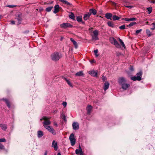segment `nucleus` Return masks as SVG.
<instances>
[{
	"instance_id": "obj_1",
	"label": "nucleus",
	"mask_w": 155,
	"mask_h": 155,
	"mask_svg": "<svg viewBox=\"0 0 155 155\" xmlns=\"http://www.w3.org/2000/svg\"><path fill=\"white\" fill-rule=\"evenodd\" d=\"M49 118L47 117H44L40 120H44L43 122L44 127L53 135H55L56 134L55 131L51 127L48 126L51 123V121L49 120Z\"/></svg>"
},
{
	"instance_id": "obj_2",
	"label": "nucleus",
	"mask_w": 155,
	"mask_h": 155,
	"mask_svg": "<svg viewBox=\"0 0 155 155\" xmlns=\"http://www.w3.org/2000/svg\"><path fill=\"white\" fill-rule=\"evenodd\" d=\"M62 56L59 54L57 52H55L52 54L51 57L52 60L54 61H57Z\"/></svg>"
},
{
	"instance_id": "obj_3",
	"label": "nucleus",
	"mask_w": 155,
	"mask_h": 155,
	"mask_svg": "<svg viewBox=\"0 0 155 155\" xmlns=\"http://www.w3.org/2000/svg\"><path fill=\"white\" fill-rule=\"evenodd\" d=\"M110 42L113 44L115 45V47L118 48H121V46L119 44L118 42L117 41L116 39L112 37L110 38Z\"/></svg>"
},
{
	"instance_id": "obj_4",
	"label": "nucleus",
	"mask_w": 155,
	"mask_h": 155,
	"mask_svg": "<svg viewBox=\"0 0 155 155\" xmlns=\"http://www.w3.org/2000/svg\"><path fill=\"white\" fill-rule=\"evenodd\" d=\"M60 27L62 28L66 29L68 28H72L73 25L69 23H65L60 24Z\"/></svg>"
},
{
	"instance_id": "obj_5",
	"label": "nucleus",
	"mask_w": 155,
	"mask_h": 155,
	"mask_svg": "<svg viewBox=\"0 0 155 155\" xmlns=\"http://www.w3.org/2000/svg\"><path fill=\"white\" fill-rule=\"evenodd\" d=\"M69 138L71 141V145L72 146H74L75 143L76 141V140L74 137V134L72 133L70 135Z\"/></svg>"
},
{
	"instance_id": "obj_6",
	"label": "nucleus",
	"mask_w": 155,
	"mask_h": 155,
	"mask_svg": "<svg viewBox=\"0 0 155 155\" xmlns=\"http://www.w3.org/2000/svg\"><path fill=\"white\" fill-rule=\"evenodd\" d=\"M126 82V79L123 77H121L119 78L118 82L121 85L125 83Z\"/></svg>"
},
{
	"instance_id": "obj_7",
	"label": "nucleus",
	"mask_w": 155,
	"mask_h": 155,
	"mask_svg": "<svg viewBox=\"0 0 155 155\" xmlns=\"http://www.w3.org/2000/svg\"><path fill=\"white\" fill-rule=\"evenodd\" d=\"M72 126L73 130H78L79 128V124L77 122H74L72 123Z\"/></svg>"
},
{
	"instance_id": "obj_8",
	"label": "nucleus",
	"mask_w": 155,
	"mask_h": 155,
	"mask_svg": "<svg viewBox=\"0 0 155 155\" xmlns=\"http://www.w3.org/2000/svg\"><path fill=\"white\" fill-rule=\"evenodd\" d=\"M89 74L93 76L97 77V71L92 70L88 72Z\"/></svg>"
},
{
	"instance_id": "obj_9",
	"label": "nucleus",
	"mask_w": 155,
	"mask_h": 155,
	"mask_svg": "<svg viewBox=\"0 0 155 155\" xmlns=\"http://www.w3.org/2000/svg\"><path fill=\"white\" fill-rule=\"evenodd\" d=\"M52 147H53L55 150H57L58 148L57 142L54 140H53L52 142Z\"/></svg>"
},
{
	"instance_id": "obj_10",
	"label": "nucleus",
	"mask_w": 155,
	"mask_h": 155,
	"mask_svg": "<svg viewBox=\"0 0 155 155\" xmlns=\"http://www.w3.org/2000/svg\"><path fill=\"white\" fill-rule=\"evenodd\" d=\"M109 83L107 81H105L104 83V89L105 91L107 90L109 87Z\"/></svg>"
},
{
	"instance_id": "obj_11",
	"label": "nucleus",
	"mask_w": 155,
	"mask_h": 155,
	"mask_svg": "<svg viewBox=\"0 0 155 155\" xmlns=\"http://www.w3.org/2000/svg\"><path fill=\"white\" fill-rule=\"evenodd\" d=\"M91 15V13H87V14H85L84 15L83 17V19L84 20L86 21L88 20Z\"/></svg>"
},
{
	"instance_id": "obj_12",
	"label": "nucleus",
	"mask_w": 155,
	"mask_h": 155,
	"mask_svg": "<svg viewBox=\"0 0 155 155\" xmlns=\"http://www.w3.org/2000/svg\"><path fill=\"white\" fill-rule=\"evenodd\" d=\"M122 86V88L124 90H126L127 88H128L130 86V84H127L126 83L124 84H122V85H121Z\"/></svg>"
},
{
	"instance_id": "obj_13",
	"label": "nucleus",
	"mask_w": 155,
	"mask_h": 155,
	"mask_svg": "<svg viewBox=\"0 0 155 155\" xmlns=\"http://www.w3.org/2000/svg\"><path fill=\"white\" fill-rule=\"evenodd\" d=\"M60 7L58 5H56L54 7V13L56 14L59 11V8Z\"/></svg>"
},
{
	"instance_id": "obj_14",
	"label": "nucleus",
	"mask_w": 155,
	"mask_h": 155,
	"mask_svg": "<svg viewBox=\"0 0 155 155\" xmlns=\"http://www.w3.org/2000/svg\"><path fill=\"white\" fill-rule=\"evenodd\" d=\"M89 12L88 13H91V15L92 14L94 15H95L97 14L96 10L94 8L90 9L89 10Z\"/></svg>"
},
{
	"instance_id": "obj_15",
	"label": "nucleus",
	"mask_w": 155,
	"mask_h": 155,
	"mask_svg": "<svg viewBox=\"0 0 155 155\" xmlns=\"http://www.w3.org/2000/svg\"><path fill=\"white\" fill-rule=\"evenodd\" d=\"M112 16V14L110 13H106L105 14V17L108 19H111V17Z\"/></svg>"
},
{
	"instance_id": "obj_16",
	"label": "nucleus",
	"mask_w": 155,
	"mask_h": 155,
	"mask_svg": "<svg viewBox=\"0 0 155 155\" xmlns=\"http://www.w3.org/2000/svg\"><path fill=\"white\" fill-rule=\"evenodd\" d=\"M119 41H120V43L121 44V45H122V47H121V48H121L122 50L126 48V47H125V44L124 43V42L120 38L119 39Z\"/></svg>"
},
{
	"instance_id": "obj_17",
	"label": "nucleus",
	"mask_w": 155,
	"mask_h": 155,
	"mask_svg": "<svg viewBox=\"0 0 155 155\" xmlns=\"http://www.w3.org/2000/svg\"><path fill=\"white\" fill-rule=\"evenodd\" d=\"M70 40L73 43V45H74L75 48H77L78 47V45L77 42L72 38H71Z\"/></svg>"
},
{
	"instance_id": "obj_18",
	"label": "nucleus",
	"mask_w": 155,
	"mask_h": 155,
	"mask_svg": "<svg viewBox=\"0 0 155 155\" xmlns=\"http://www.w3.org/2000/svg\"><path fill=\"white\" fill-rule=\"evenodd\" d=\"M92 106L91 105H88L87 107L86 110L88 114H89L90 113L92 110Z\"/></svg>"
},
{
	"instance_id": "obj_19",
	"label": "nucleus",
	"mask_w": 155,
	"mask_h": 155,
	"mask_svg": "<svg viewBox=\"0 0 155 155\" xmlns=\"http://www.w3.org/2000/svg\"><path fill=\"white\" fill-rule=\"evenodd\" d=\"M139 77H137V76H133L131 77L130 78L131 80H132L133 81H140V80L139 79Z\"/></svg>"
},
{
	"instance_id": "obj_20",
	"label": "nucleus",
	"mask_w": 155,
	"mask_h": 155,
	"mask_svg": "<svg viewBox=\"0 0 155 155\" xmlns=\"http://www.w3.org/2000/svg\"><path fill=\"white\" fill-rule=\"evenodd\" d=\"M84 74L82 71H81L77 72L75 74V75L78 76H83L84 75Z\"/></svg>"
},
{
	"instance_id": "obj_21",
	"label": "nucleus",
	"mask_w": 155,
	"mask_h": 155,
	"mask_svg": "<svg viewBox=\"0 0 155 155\" xmlns=\"http://www.w3.org/2000/svg\"><path fill=\"white\" fill-rule=\"evenodd\" d=\"M43 135V132L41 130L38 131V138L41 137Z\"/></svg>"
},
{
	"instance_id": "obj_22",
	"label": "nucleus",
	"mask_w": 155,
	"mask_h": 155,
	"mask_svg": "<svg viewBox=\"0 0 155 155\" xmlns=\"http://www.w3.org/2000/svg\"><path fill=\"white\" fill-rule=\"evenodd\" d=\"M107 24L109 27H110L112 28H114V25L113 23L111 22V21H108L107 22Z\"/></svg>"
},
{
	"instance_id": "obj_23",
	"label": "nucleus",
	"mask_w": 155,
	"mask_h": 155,
	"mask_svg": "<svg viewBox=\"0 0 155 155\" xmlns=\"http://www.w3.org/2000/svg\"><path fill=\"white\" fill-rule=\"evenodd\" d=\"M0 127L2 130H5L7 129V126L6 125L4 124H0Z\"/></svg>"
},
{
	"instance_id": "obj_24",
	"label": "nucleus",
	"mask_w": 155,
	"mask_h": 155,
	"mask_svg": "<svg viewBox=\"0 0 155 155\" xmlns=\"http://www.w3.org/2000/svg\"><path fill=\"white\" fill-rule=\"evenodd\" d=\"M77 21L78 22L82 21V17L81 16H78L76 18Z\"/></svg>"
},
{
	"instance_id": "obj_25",
	"label": "nucleus",
	"mask_w": 155,
	"mask_h": 155,
	"mask_svg": "<svg viewBox=\"0 0 155 155\" xmlns=\"http://www.w3.org/2000/svg\"><path fill=\"white\" fill-rule=\"evenodd\" d=\"M69 17L71 19H72L73 20H75V16L74 15V14L72 13L71 12L70 14L69 15Z\"/></svg>"
},
{
	"instance_id": "obj_26",
	"label": "nucleus",
	"mask_w": 155,
	"mask_h": 155,
	"mask_svg": "<svg viewBox=\"0 0 155 155\" xmlns=\"http://www.w3.org/2000/svg\"><path fill=\"white\" fill-rule=\"evenodd\" d=\"M142 72L141 71H140L137 74V77H139V79L140 80H141V77L142 75Z\"/></svg>"
},
{
	"instance_id": "obj_27",
	"label": "nucleus",
	"mask_w": 155,
	"mask_h": 155,
	"mask_svg": "<svg viewBox=\"0 0 155 155\" xmlns=\"http://www.w3.org/2000/svg\"><path fill=\"white\" fill-rule=\"evenodd\" d=\"M112 18L115 21L119 20L120 18L115 15L113 16Z\"/></svg>"
},
{
	"instance_id": "obj_28",
	"label": "nucleus",
	"mask_w": 155,
	"mask_h": 155,
	"mask_svg": "<svg viewBox=\"0 0 155 155\" xmlns=\"http://www.w3.org/2000/svg\"><path fill=\"white\" fill-rule=\"evenodd\" d=\"M64 79L66 81V82L71 87H73V86L71 84V82L68 79H67L66 78H64Z\"/></svg>"
},
{
	"instance_id": "obj_29",
	"label": "nucleus",
	"mask_w": 155,
	"mask_h": 155,
	"mask_svg": "<svg viewBox=\"0 0 155 155\" xmlns=\"http://www.w3.org/2000/svg\"><path fill=\"white\" fill-rule=\"evenodd\" d=\"M60 1L62 2L63 3L67 5H70V3L66 0H59Z\"/></svg>"
},
{
	"instance_id": "obj_30",
	"label": "nucleus",
	"mask_w": 155,
	"mask_h": 155,
	"mask_svg": "<svg viewBox=\"0 0 155 155\" xmlns=\"http://www.w3.org/2000/svg\"><path fill=\"white\" fill-rule=\"evenodd\" d=\"M92 39L94 40H97L98 39V35L95 36L94 35H92Z\"/></svg>"
},
{
	"instance_id": "obj_31",
	"label": "nucleus",
	"mask_w": 155,
	"mask_h": 155,
	"mask_svg": "<svg viewBox=\"0 0 155 155\" xmlns=\"http://www.w3.org/2000/svg\"><path fill=\"white\" fill-rule=\"evenodd\" d=\"M53 8V6L48 7L46 8L45 10L47 12H49Z\"/></svg>"
},
{
	"instance_id": "obj_32",
	"label": "nucleus",
	"mask_w": 155,
	"mask_h": 155,
	"mask_svg": "<svg viewBox=\"0 0 155 155\" xmlns=\"http://www.w3.org/2000/svg\"><path fill=\"white\" fill-rule=\"evenodd\" d=\"M4 100L5 101L8 107L10 108V105L8 100L6 99H4Z\"/></svg>"
},
{
	"instance_id": "obj_33",
	"label": "nucleus",
	"mask_w": 155,
	"mask_h": 155,
	"mask_svg": "<svg viewBox=\"0 0 155 155\" xmlns=\"http://www.w3.org/2000/svg\"><path fill=\"white\" fill-rule=\"evenodd\" d=\"M147 35L149 36H150L151 35L150 31L148 29H147L146 30Z\"/></svg>"
},
{
	"instance_id": "obj_34",
	"label": "nucleus",
	"mask_w": 155,
	"mask_h": 155,
	"mask_svg": "<svg viewBox=\"0 0 155 155\" xmlns=\"http://www.w3.org/2000/svg\"><path fill=\"white\" fill-rule=\"evenodd\" d=\"M93 35L96 36L98 35V31L97 30H96L93 31Z\"/></svg>"
},
{
	"instance_id": "obj_35",
	"label": "nucleus",
	"mask_w": 155,
	"mask_h": 155,
	"mask_svg": "<svg viewBox=\"0 0 155 155\" xmlns=\"http://www.w3.org/2000/svg\"><path fill=\"white\" fill-rule=\"evenodd\" d=\"M147 9L148 10V14H150L152 11V8L151 7H150L149 8H147Z\"/></svg>"
},
{
	"instance_id": "obj_36",
	"label": "nucleus",
	"mask_w": 155,
	"mask_h": 155,
	"mask_svg": "<svg viewBox=\"0 0 155 155\" xmlns=\"http://www.w3.org/2000/svg\"><path fill=\"white\" fill-rule=\"evenodd\" d=\"M136 24V23L135 22H133L130 23L127 26L129 27H131L133 26V25H135Z\"/></svg>"
},
{
	"instance_id": "obj_37",
	"label": "nucleus",
	"mask_w": 155,
	"mask_h": 155,
	"mask_svg": "<svg viewBox=\"0 0 155 155\" xmlns=\"http://www.w3.org/2000/svg\"><path fill=\"white\" fill-rule=\"evenodd\" d=\"M98 52V50L97 49L96 50H94V54L95 55V57H97L99 56V54H97V53Z\"/></svg>"
},
{
	"instance_id": "obj_38",
	"label": "nucleus",
	"mask_w": 155,
	"mask_h": 155,
	"mask_svg": "<svg viewBox=\"0 0 155 155\" xmlns=\"http://www.w3.org/2000/svg\"><path fill=\"white\" fill-rule=\"evenodd\" d=\"M80 152H79V154L80 155H84L82 151V149H81L80 146Z\"/></svg>"
},
{
	"instance_id": "obj_39",
	"label": "nucleus",
	"mask_w": 155,
	"mask_h": 155,
	"mask_svg": "<svg viewBox=\"0 0 155 155\" xmlns=\"http://www.w3.org/2000/svg\"><path fill=\"white\" fill-rule=\"evenodd\" d=\"M119 28L121 29H125V25H121L120 26Z\"/></svg>"
},
{
	"instance_id": "obj_40",
	"label": "nucleus",
	"mask_w": 155,
	"mask_h": 155,
	"mask_svg": "<svg viewBox=\"0 0 155 155\" xmlns=\"http://www.w3.org/2000/svg\"><path fill=\"white\" fill-rule=\"evenodd\" d=\"M66 116H65L64 115H63L62 117V118L65 121H66L67 120V119L66 118Z\"/></svg>"
},
{
	"instance_id": "obj_41",
	"label": "nucleus",
	"mask_w": 155,
	"mask_h": 155,
	"mask_svg": "<svg viewBox=\"0 0 155 155\" xmlns=\"http://www.w3.org/2000/svg\"><path fill=\"white\" fill-rule=\"evenodd\" d=\"M102 80L103 81H105V82L107 80V78L106 77L104 76H103L102 77Z\"/></svg>"
},
{
	"instance_id": "obj_42",
	"label": "nucleus",
	"mask_w": 155,
	"mask_h": 155,
	"mask_svg": "<svg viewBox=\"0 0 155 155\" xmlns=\"http://www.w3.org/2000/svg\"><path fill=\"white\" fill-rule=\"evenodd\" d=\"M152 25L153 26V28H151V29L153 30L154 29H155V23H153L152 24Z\"/></svg>"
},
{
	"instance_id": "obj_43",
	"label": "nucleus",
	"mask_w": 155,
	"mask_h": 155,
	"mask_svg": "<svg viewBox=\"0 0 155 155\" xmlns=\"http://www.w3.org/2000/svg\"><path fill=\"white\" fill-rule=\"evenodd\" d=\"M142 31V29H139V30H137L136 31V34H139V33H140L141 31Z\"/></svg>"
},
{
	"instance_id": "obj_44",
	"label": "nucleus",
	"mask_w": 155,
	"mask_h": 155,
	"mask_svg": "<svg viewBox=\"0 0 155 155\" xmlns=\"http://www.w3.org/2000/svg\"><path fill=\"white\" fill-rule=\"evenodd\" d=\"M80 152V148H79V149H76L75 150V153L76 154H78Z\"/></svg>"
},
{
	"instance_id": "obj_45",
	"label": "nucleus",
	"mask_w": 155,
	"mask_h": 155,
	"mask_svg": "<svg viewBox=\"0 0 155 155\" xmlns=\"http://www.w3.org/2000/svg\"><path fill=\"white\" fill-rule=\"evenodd\" d=\"M6 141V140L5 138L0 139V142H5Z\"/></svg>"
},
{
	"instance_id": "obj_46",
	"label": "nucleus",
	"mask_w": 155,
	"mask_h": 155,
	"mask_svg": "<svg viewBox=\"0 0 155 155\" xmlns=\"http://www.w3.org/2000/svg\"><path fill=\"white\" fill-rule=\"evenodd\" d=\"M4 149V146L2 144L0 143V149Z\"/></svg>"
},
{
	"instance_id": "obj_47",
	"label": "nucleus",
	"mask_w": 155,
	"mask_h": 155,
	"mask_svg": "<svg viewBox=\"0 0 155 155\" xmlns=\"http://www.w3.org/2000/svg\"><path fill=\"white\" fill-rule=\"evenodd\" d=\"M62 104L65 107L67 105V103L66 102L64 101L63 102Z\"/></svg>"
},
{
	"instance_id": "obj_48",
	"label": "nucleus",
	"mask_w": 155,
	"mask_h": 155,
	"mask_svg": "<svg viewBox=\"0 0 155 155\" xmlns=\"http://www.w3.org/2000/svg\"><path fill=\"white\" fill-rule=\"evenodd\" d=\"M130 21H133L136 20V18H130Z\"/></svg>"
},
{
	"instance_id": "obj_49",
	"label": "nucleus",
	"mask_w": 155,
	"mask_h": 155,
	"mask_svg": "<svg viewBox=\"0 0 155 155\" xmlns=\"http://www.w3.org/2000/svg\"><path fill=\"white\" fill-rule=\"evenodd\" d=\"M17 19L18 20V24H20L21 22V20H20L19 18H17Z\"/></svg>"
},
{
	"instance_id": "obj_50",
	"label": "nucleus",
	"mask_w": 155,
	"mask_h": 155,
	"mask_svg": "<svg viewBox=\"0 0 155 155\" xmlns=\"http://www.w3.org/2000/svg\"><path fill=\"white\" fill-rule=\"evenodd\" d=\"M125 6L127 8H132L133 6L131 5H126Z\"/></svg>"
},
{
	"instance_id": "obj_51",
	"label": "nucleus",
	"mask_w": 155,
	"mask_h": 155,
	"mask_svg": "<svg viewBox=\"0 0 155 155\" xmlns=\"http://www.w3.org/2000/svg\"><path fill=\"white\" fill-rule=\"evenodd\" d=\"M124 20L126 21H130V18H125L124 19Z\"/></svg>"
},
{
	"instance_id": "obj_52",
	"label": "nucleus",
	"mask_w": 155,
	"mask_h": 155,
	"mask_svg": "<svg viewBox=\"0 0 155 155\" xmlns=\"http://www.w3.org/2000/svg\"><path fill=\"white\" fill-rule=\"evenodd\" d=\"M8 7H9V8H13L15 7L14 5H8L7 6Z\"/></svg>"
},
{
	"instance_id": "obj_53",
	"label": "nucleus",
	"mask_w": 155,
	"mask_h": 155,
	"mask_svg": "<svg viewBox=\"0 0 155 155\" xmlns=\"http://www.w3.org/2000/svg\"><path fill=\"white\" fill-rule=\"evenodd\" d=\"M54 125L56 126V127H57L58 126V124H57V123L55 122H54Z\"/></svg>"
},
{
	"instance_id": "obj_54",
	"label": "nucleus",
	"mask_w": 155,
	"mask_h": 155,
	"mask_svg": "<svg viewBox=\"0 0 155 155\" xmlns=\"http://www.w3.org/2000/svg\"><path fill=\"white\" fill-rule=\"evenodd\" d=\"M53 3V1H51L50 2H47L46 3V4L48 5H49L51 4H52Z\"/></svg>"
},
{
	"instance_id": "obj_55",
	"label": "nucleus",
	"mask_w": 155,
	"mask_h": 155,
	"mask_svg": "<svg viewBox=\"0 0 155 155\" xmlns=\"http://www.w3.org/2000/svg\"><path fill=\"white\" fill-rule=\"evenodd\" d=\"M47 153H48V151L47 150H46L44 153V155H47Z\"/></svg>"
},
{
	"instance_id": "obj_56",
	"label": "nucleus",
	"mask_w": 155,
	"mask_h": 155,
	"mask_svg": "<svg viewBox=\"0 0 155 155\" xmlns=\"http://www.w3.org/2000/svg\"><path fill=\"white\" fill-rule=\"evenodd\" d=\"M11 23L12 25H14L15 24V21H11Z\"/></svg>"
},
{
	"instance_id": "obj_57",
	"label": "nucleus",
	"mask_w": 155,
	"mask_h": 155,
	"mask_svg": "<svg viewBox=\"0 0 155 155\" xmlns=\"http://www.w3.org/2000/svg\"><path fill=\"white\" fill-rule=\"evenodd\" d=\"M130 70H131V71H133V67H131L130 68Z\"/></svg>"
},
{
	"instance_id": "obj_58",
	"label": "nucleus",
	"mask_w": 155,
	"mask_h": 155,
	"mask_svg": "<svg viewBox=\"0 0 155 155\" xmlns=\"http://www.w3.org/2000/svg\"><path fill=\"white\" fill-rule=\"evenodd\" d=\"M57 155H61L60 153H58L57 154Z\"/></svg>"
},
{
	"instance_id": "obj_59",
	"label": "nucleus",
	"mask_w": 155,
	"mask_h": 155,
	"mask_svg": "<svg viewBox=\"0 0 155 155\" xmlns=\"http://www.w3.org/2000/svg\"><path fill=\"white\" fill-rule=\"evenodd\" d=\"M81 22H82V24H85L84 22V21H81Z\"/></svg>"
},
{
	"instance_id": "obj_60",
	"label": "nucleus",
	"mask_w": 155,
	"mask_h": 155,
	"mask_svg": "<svg viewBox=\"0 0 155 155\" xmlns=\"http://www.w3.org/2000/svg\"><path fill=\"white\" fill-rule=\"evenodd\" d=\"M94 60H92V61L91 62V63H93L94 62Z\"/></svg>"
},
{
	"instance_id": "obj_61",
	"label": "nucleus",
	"mask_w": 155,
	"mask_h": 155,
	"mask_svg": "<svg viewBox=\"0 0 155 155\" xmlns=\"http://www.w3.org/2000/svg\"><path fill=\"white\" fill-rule=\"evenodd\" d=\"M152 2L154 3H155V1H153Z\"/></svg>"
},
{
	"instance_id": "obj_62",
	"label": "nucleus",
	"mask_w": 155,
	"mask_h": 155,
	"mask_svg": "<svg viewBox=\"0 0 155 155\" xmlns=\"http://www.w3.org/2000/svg\"><path fill=\"white\" fill-rule=\"evenodd\" d=\"M62 39V38H61V40Z\"/></svg>"
}]
</instances>
